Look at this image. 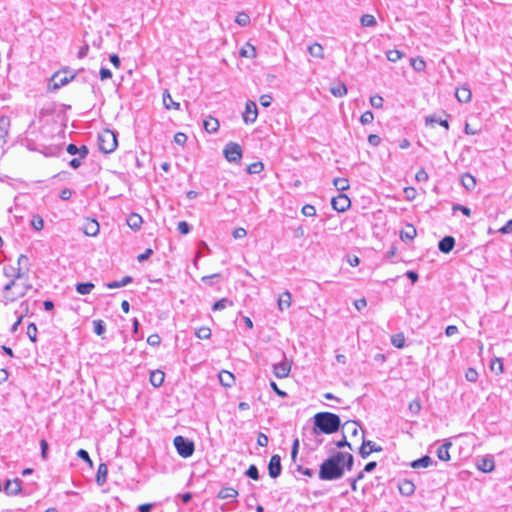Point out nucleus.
<instances>
[{
    "label": "nucleus",
    "instance_id": "f257e3e1",
    "mask_svg": "<svg viewBox=\"0 0 512 512\" xmlns=\"http://www.w3.org/2000/svg\"><path fill=\"white\" fill-rule=\"evenodd\" d=\"M343 452H336L320 465L319 478L325 481L340 479L344 475Z\"/></svg>",
    "mask_w": 512,
    "mask_h": 512
},
{
    "label": "nucleus",
    "instance_id": "f03ea898",
    "mask_svg": "<svg viewBox=\"0 0 512 512\" xmlns=\"http://www.w3.org/2000/svg\"><path fill=\"white\" fill-rule=\"evenodd\" d=\"M341 426L340 417L331 412H319L314 415V430L318 429L324 434H332Z\"/></svg>",
    "mask_w": 512,
    "mask_h": 512
},
{
    "label": "nucleus",
    "instance_id": "7ed1b4c3",
    "mask_svg": "<svg viewBox=\"0 0 512 512\" xmlns=\"http://www.w3.org/2000/svg\"><path fill=\"white\" fill-rule=\"evenodd\" d=\"M118 142L115 132L109 129L103 130L98 135L99 150L103 153H112L117 148Z\"/></svg>",
    "mask_w": 512,
    "mask_h": 512
},
{
    "label": "nucleus",
    "instance_id": "20e7f679",
    "mask_svg": "<svg viewBox=\"0 0 512 512\" xmlns=\"http://www.w3.org/2000/svg\"><path fill=\"white\" fill-rule=\"evenodd\" d=\"M13 287H18V283L14 280H9L3 287V298L6 302H15L17 299L25 296L31 286H24L19 291H13Z\"/></svg>",
    "mask_w": 512,
    "mask_h": 512
},
{
    "label": "nucleus",
    "instance_id": "39448f33",
    "mask_svg": "<svg viewBox=\"0 0 512 512\" xmlns=\"http://www.w3.org/2000/svg\"><path fill=\"white\" fill-rule=\"evenodd\" d=\"M173 442L178 454L181 457L188 458L193 455L195 450L193 441L183 436H176Z\"/></svg>",
    "mask_w": 512,
    "mask_h": 512
},
{
    "label": "nucleus",
    "instance_id": "423d86ee",
    "mask_svg": "<svg viewBox=\"0 0 512 512\" xmlns=\"http://www.w3.org/2000/svg\"><path fill=\"white\" fill-rule=\"evenodd\" d=\"M224 156L228 162L239 163L242 159V148L238 143L229 142L223 150Z\"/></svg>",
    "mask_w": 512,
    "mask_h": 512
},
{
    "label": "nucleus",
    "instance_id": "0eeeda50",
    "mask_svg": "<svg viewBox=\"0 0 512 512\" xmlns=\"http://www.w3.org/2000/svg\"><path fill=\"white\" fill-rule=\"evenodd\" d=\"M73 78L74 75L68 77L65 72H56L50 79L49 90H57L68 84Z\"/></svg>",
    "mask_w": 512,
    "mask_h": 512
},
{
    "label": "nucleus",
    "instance_id": "6e6552de",
    "mask_svg": "<svg viewBox=\"0 0 512 512\" xmlns=\"http://www.w3.org/2000/svg\"><path fill=\"white\" fill-rule=\"evenodd\" d=\"M258 116L257 105L254 101L248 100L245 105L243 113V120L246 124H252L256 121Z\"/></svg>",
    "mask_w": 512,
    "mask_h": 512
},
{
    "label": "nucleus",
    "instance_id": "1a4fd4ad",
    "mask_svg": "<svg viewBox=\"0 0 512 512\" xmlns=\"http://www.w3.org/2000/svg\"><path fill=\"white\" fill-rule=\"evenodd\" d=\"M331 205L334 210L345 212L350 207L351 201L347 195L340 193L338 196L332 198Z\"/></svg>",
    "mask_w": 512,
    "mask_h": 512
},
{
    "label": "nucleus",
    "instance_id": "9d476101",
    "mask_svg": "<svg viewBox=\"0 0 512 512\" xmlns=\"http://www.w3.org/2000/svg\"><path fill=\"white\" fill-rule=\"evenodd\" d=\"M382 447L377 445L371 440H363L361 447L359 448V454L362 458H367L372 452H381Z\"/></svg>",
    "mask_w": 512,
    "mask_h": 512
},
{
    "label": "nucleus",
    "instance_id": "9b49d317",
    "mask_svg": "<svg viewBox=\"0 0 512 512\" xmlns=\"http://www.w3.org/2000/svg\"><path fill=\"white\" fill-rule=\"evenodd\" d=\"M290 371L291 364L286 359L273 365V373L277 378L281 379L288 377Z\"/></svg>",
    "mask_w": 512,
    "mask_h": 512
},
{
    "label": "nucleus",
    "instance_id": "f8f14e48",
    "mask_svg": "<svg viewBox=\"0 0 512 512\" xmlns=\"http://www.w3.org/2000/svg\"><path fill=\"white\" fill-rule=\"evenodd\" d=\"M281 471H282L281 458L279 455L275 454L270 458V461L268 464L269 476L271 478H277L278 476H280Z\"/></svg>",
    "mask_w": 512,
    "mask_h": 512
},
{
    "label": "nucleus",
    "instance_id": "ddd939ff",
    "mask_svg": "<svg viewBox=\"0 0 512 512\" xmlns=\"http://www.w3.org/2000/svg\"><path fill=\"white\" fill-rule=\"evenodd\" d=\"M99 223L95 219L87 218L83 225V232L85 235L95 237L99 233Z\"/></svg>",
    "mask_w": 512,
    "mask_h": 512
},
{
    "label": "nucleus",
    "instance_id": "4468645a",
    "mask_svg": "<svg viewBox=\"0 0 512 512\" xmlns=\"http://www.w3.org/2000/svg\"><path fill=\"white\" fill-rule=\"evenodd\" d=\"M4 492L9 496H15L21 492V481L19 479L8 480L4 485Z\"/></svg>",
    "mask_w": 512,
    "mask_h": 512
},
{
    "label": "nucleus",
    "instance_id": "2eb2a0df",
    "mask_svg": "<svg viewBox=\"0 0 512 512\" xmlns=\"http://www.w3.org/2000/svg\"><path fill=\"white\" fill-rule=\"evenodd\" d=\"M3 274L5 277L9 278V280H14L15 282L21 279L24 275V273L21 271V267L15 268L11 265L4 266Z\"/></svg>",
    "mask_w": 512,
    "mask_h": 512
},
{
    "label": "nucleus",
    "instance_id": "dca6fc26",
    "mask_svg": "<svg viewBox=\"0 0 512 512\" xmlns=\"http://www.w3.org/2000/svg\"><path fill=\"white\" fill-rule=\"evenodd\" d=\"M10 128V119L8 116L0 117V145L6 143V137Z\"/></svg>",
    "mask_w": 512,
    "mask_h": 512
},
{
    "label": "nucleus",
    "instance_id": "f3484780",
    "mask_svg": "<svg viewBox=\"0 0 512 512\" xmlns=\"http://www.w3.org/2000/svg\"><path fill=\"white\" fill-rule=\"evenodd\" d=\"M455 246V239L452 236H445L438 243V248L442 253H449Z\"/></svg>",
    "mask_w": 512,
    "mask_h": 512
},
{
    "label": "nucleus",
    "instance_id": "a211bd4d",
    "mask_svg": "<svg viewBox=\"0 0 512 512\" xmlns=\"http://www.w3.org/2000/svg\"><path fill=\"white\" fill-rule=\"evenodd\" d=\"M398 489L400 494L404 496H410L415 491V485L412 481L404 479L399 483Z\"/></svg>",
    "mask_w": 512,
    "mask_h": 512
},
{
    "label": "nucleus",
    "instance_id": "6ab92c4d",
    "mask_svg": "<svg viewBox=\"0 0 512 512\" xmlns=\"http://www.w3.org/2000/svg\"><path fill=\"white\" fill-rule=\"evenodd\" d=\"M218 378H219V382L224 387H231L235 382L234 375L227 370L220 371Z\"/></svg>",
    "mask_w": 512,
    "mask_h": 512
},
{
    "label": "nucleus",
    "instance_id": "aec40b11",
    "mask_svg": "<svg viewBox=\"0 0 512 512\" xmlns=\"http://www.w3.org/2000/svg\"><path fill=\"white\" fill-rule=\"evenodd\" d=\"M416 235V228L411 224H407L405 228L400 232V238L402 241H412Z\"/></svg>",
    "mask_w": 512,
    "mask_h": 512
},
{
    "label": "nucleus",
    "instance_id": "412c9836",
    "mask_svg": "<svg viewBox=\"0 0 512 512\" xmlns=\"http://www.w3.org/2000/svg\"><path fill=\"white\" fill-rule=\"evenodd\" d=\"M127 225L133 229V230H138L140 229L142 223H143V220H142V217L139 215V214H136V213H131L128 217H127Z\"/></svg>",
    "mask_w": 512,
    "mask_h": 512
},
{
    "label": "nucleus",
    "instance_id": "4be33fe9",
    "mask_svg": "<svg viewBox=\"0 0 512 512\" xmlns=\"http://www.w3.org/2000/svg\"><path fill=\"white\" fill-rule=\"evenodd\" d=\"M291 293L289 291L283 292L278 298V308L283 311L291 306Z\"/></svg>",
    "mask_w": 512,
    "mask_h": 512
},
{
    "label": "nucleus",
    "instance_id": "5701e85b",
    "mask_svg": "<svg viewBox=\"0 0 512 512\" xmlns=\"http://www.w3.org/2000/svg\"><path fill=\"white\" fill-rule=\"evenodd\" d=\"M164 378H165V374L163 371L161 370H155V371H152L151 374H150V383L154 386V387H160L163 382H164Z\"/></svg>",
    "mask_w": 512,
    "mask_h": 512
},
{
    "label": "nucleus",
    "instance_id": "b1692460",
    "mask_svg": "<svg viewBox=\"0 0 512 512\" xmlns=\"http://www.w3.org/2000/svg\"><path fill=\"white\" fill-rule=\"evenodd\" d=\"M455 96L458 99V101L462 103H467L471 100V91L466 87L457 88Z\"/></svg>",
    "mask_w": 512,
    "mask_h": 512
},
{
    "label": "nucleus",
    "instance_id": "393cba45",
    "mask_svg": "<svg viewBox=\"0 0 512 512\" xmlns=\"http://www.w3.org/2000/svg\"><path fill=\"white\" fill-rule=\"evenodd\" d=\"M217 496L220 499H235L238 496V491L233 487H224Z\"/></svg>",
    "mask_w": 512,
    "mask_h": 512
},
{
    "label": "nucleus",
    "instance_id": "a878e982",
    "mask_svg": "<svg viewBox=\"0 0 512 512\" xmlns=\"http://www.w3.org/2000/svg\"><path fill=\"white\" fill-rule=\"evenodd\" d=\"M308 52L312 57L323 59L324 58V49L321 44L313 43L308 47Z\"/></svg>",
    "mask_w": 512,
    "mask_h": 512
},
{
    "label": "nucleus",
    "instance_id": "bb28decb",
    "mask_svg": "<svg viewBox=\"0 0 512 512\" xmlns=\"http://www.w3.org/2000/svg\"><path fill=\"white\" fill-rule=\"evenodd\" d=\"M451 447V443L450 442H446L444 444H442L438 449H437V456L440 460L442 461H449L450 460V454H449V448Z\"/></svg>",
    "mask_w": 512,
    "mask_h": 512
},
{
    "label": "nucleus",
    "instance_id": "cd10ccee",
    "mask_svg": "<svg viewBox=\"0 0 512 512\" xmlns=\"http://www.w3.org/2000/svg\"><path fill=\"white\" fill-rule=\"evenodd\" d=\"M462 185L469 191L473 190L476 186V179L469 173H465L461 177Z\"/></svg>",
    "mask_w": 512,
    "mask_h": 512
},
{
    "label": "nucleus",
    "instance_id": "c85d7f7f",
    "mask_svg": "<svg viewBox=\"0 0 512 512\" xmlns=\"http://www.w3.org/2000/svg\"><path fill=\"white\" fill-rule=\"evenodd\" d=\"M432 458L425 455L417 460H414L412 463H411V467L414 468V469H418V468H426L428 466H430L432 464Z\"/></svg>",
    "mask_w": 512,
    "mask_h": 512
},
{
    "label": "nucleus",
    "instance_id": "c756f323",
    "mask_svg": "<svg viewBox=\"0 0 512 512\" xmlns=\"http://www.w3.org/2000/svg\"><path fill=\"white\" fill-rule=\"evenodd\" d=\"M163 104L167 109L178 110L180 108V103L175 102L167 90L163 93Z\"/></svg>",
    "mask_w": 512,
    "mask_h": 512
},
{
    "label": "nucleus",
    "instance_id": "7c9ffc66",
    "mask_svg": "<svg viewBox=\"0 0 512 512\" xmlns=\"http://www.w3.org/2000/svg\"><path fill=\"white\" fill-rule=\"evenodd\" d=\"M108 468L104 463H101L97 470L96 481L99 485H103L106 482Z\"/></svg>",
    "mask_w": 512,
    "mask_h": 512
},
{
    "label": "nucleus",
    "instance_id": "2f4dec72",
    "mask_svg": "<svg viewBox=\"0 0 512 512\" xmlns=\"http://www.w3.org/2000/svg\"><path fill=\"white\" fill-rule=\"evenodd\" d=\"M330 92L335 97H343L347 94V87L344 83L340 82L330 88Z\"/></svg>",
    "mask_w": 512,
    "mask_h": 512
},
{
    "label": "nucleus",
    "instance_id": "473e14b6",
    "mask_svg": "<svg viewBox=\"0 0 512 512\" xmlns=\"http://www.w3.org/2000/svg\"><path fill=\"white\" fill-rule=\"evenodd\" d=\"M204 128L209 133H214L219 129V122L216 118L210 117L204 121Z\"/></svg>",
    "mask_w": 512,
    "mask_h": 512
},
{
    "label": "nucleus",
    "instance_id": "72a5a7b5",
    "mask_svg": "<svg viewBox=\"0 0 512 512\" xmlns=\"http://www.w3.org/2000/svg\"><path fill=\"white\" fill-rule=\"evenodd\" d=\"M240 55L245 58H254L256 56V48L252 44L246 43V45L241 48Z\"/></svg>",
    "mask_w": 512,
    "mask_h": 512
},
{
    "label": "nucleus",
    "instance_id": "f704fd0d",
    "mask_svg": "<svg viewBox=\"0 0 512 512\" xmlns=\"http://www.w3.org/2000/svg\"><path fill=\"white\" fill-rule=\"evenodd\" d=\"M363 27H374L377 24L376 18L371 14H364L360 18Z\"/></svg>",
    "mask_w": 512,
    "mask_h": 512
},
{
    "label": "nucleus",
    "instance_id": "c9c22d12",
    "mask_svg": "<svg viewBox=\"0 0 512 512\" xmlns=\"http://www.w3.org/2000/svg\"><path fill=\"white\" fill-rule=\"evenodd\" d=\"M94 288V284L91 282L78 283L76 285V291L81 295L89 294Z\"/></svg>",
    "mask_w": 512,
    "mask_h": 512
},
{
    "label": "nucleus",
    "instance_id": "e433bc0d",
    "mask_svg": "<svg viewBox=\"0 0 512 512\" xmlns=\"http://www.w3.org/2000/svg\"><path fill=\"white\" fill-rule=\"evenodd\" d=\"M478 468L483 472H491L494 469V461L492 459L483 458L478 464Z\"/></svg>",
    "mask_w": 512,
    "mask_h": 512
},
{
    "label": "nucleus",
    "instance_id": "4c0bfd02",
    "mask_svg": "<svg viewBox=\"0 0 512 512\" xmlns=\"http://www.w3.org/2000/svg\"><path fill=\"white\" fill-rule=\"evenodd\" d=\"M410 64H411L412 68L417 72H422L426 68L425 61L420 57L412 58L410 61Z\"/></svg>",
    "mask_w": 512,
    "mask_h": 512
},
{
    "label": "nucleus",
    "instance_id": "58836bf2",
    "mask_svg": "<svg viewBox=\"0 0 512 512\" xmlns=\"http://www.w3.org/2000/svg\"><path fill=\"white\" fill-rule=\"evenodd\" d=\"M232 305H233L232 301H230L227 298H222L213 304L212 310L219 311V310H223V309L227 308L228 306H232Z\"/></svg>",
    "mask_w": 512,
    "mask_h": 512
},
{
    "label": "nucleus",
    "instance_id": "ea45409f",
    "mask_svg": "<svg viewBox=\"0 0 512 512\" xmlns=\"http://www.w3.org/2000/svg\"><path fill=\"white\" fill-rule=\"evenodd\" d=\"M391 343L396 348H403L405 345V337L403 333L395 334L391 337Z\"/></svg>",
    "mask_w": 512,
    "mask_h": 512
},
{
    "label": "nucleus",
    "instance_id": "a19ab883",
    "mask_svg": "<svg viewBox=\"0 0 512 512\" xmlns=\"http://www.w3.org/2000/svg\"><path fill=\"white\" fill-rule=\"evenodd\" d=\"M333 184L338 191H345L349 189V182L346 178H335Z\"/></svg>",
    "mask_w": 512,
    "mask_h": 512
},
{
    "label": "nucleus",
    "instance_id": "79ce46f5",
    "mask_svg": "<svg viewBox=\"0 0 512 512\" xmlns=\"http://www.w3.org/2000/svg\"><path fill=\"white\" fill-rule=\"evenodd\" d=\"M408 409H409L410 413H412L413 415H418L422 409L420 400L418 398L412 400L409 403Z\"/></svg>",
    "mask_w": 512,
    "mask_h": 512
},
{
    "label": "nucleus",
    "instance_id": "37998d69",
    "mask_svg": "<svg viewBox=\"0 0 512 512\" xmlns=\"http://www.w3.org/2000/svg\"><path fill=\"white\" fill-rule=\"evenodd\" d=\"M235 22L240 26H247L250 23V16L245 12H239L235 18Z\"/></svg>",
    "mask_w": 512,
    "mask_h": 512
},
{
    "label": "nucleus",
    "instance_id": "c03bdc74",
    "mask_svg": "<svg viewBox=\"0 0 512 512\" xmlns=\"http://www.w3.org/2000/svg\"><path fill=\"white\" fill-rule=\"evenodd\" d=\"M31 226L36 230L40 231L44 227V220L40 215H33L31 219Z\"/></svg>",
    "mask_w": 512,
    "mask_h": 512
},
{
    "label": "nucleus",
    "instance_id": "a18cd8bd",
    "mask_svg": "<svg viewBox=\"0 0 512 512\" xmlns=\"http://www.w3.org/2000/svg\"><path fill=\"white\" fill-rule=\"evenodd\" d=\"M386 56L390 62L395 63L403 57V54L401 51L394 49V50H389L386 53Z\"/></svg>",
    "mask_w": 512,
    "mask_h": 512
},
{
    "label": "nucleus",
    "instance_id": "49530a36",
    "mask_svg": "<svg viewBox=\"0 0 512 512\" xmlns=\"http://www.w3.org/2000/svg\"><path fill=\"white\" fill-rule=\"evenodd\" d=\"M343 456L342 465L344 466V469L346 468L348 471H351L354 464L353 455L350 453H343Z\"/></svg>",
    "mask_w": 512,
    "mask_h": 512
},
{
    "label": "nucleus",
    "instance_id": "de8ad7c7",
    "mask_svg": "<svg viewBox=\"0 0 512 512\" xmlns=\"http://www.w3.org/2000/svg\"><path fill=\"white\" fill-rule=\"evenodd\" d=\"M264 169V165L262 162H255L247 167V172L249 174H259Z\"/></svg>",
    "mask_w": 512,
    "mask_h": 512
},
{
    "label": "nucleus",
    "instance_id": "09e8293b",
    "mask_svg": "<svg viewBox=\"0 0 512 512\" xmlns=\"http://www.w3.org/2000/svg\"><path fill=\"white\" fill-rule=\"evenodd\" d=\"M93 326L94 332L99 336L103 335L106 331V326L103 320H94Z\"/></svg>",
    "mask_w": 512,
    "mask_h": 512
},
{
    "label": "nucleus",
    "instance_id": "8fccbe9b",
    "mask_svg": "<svg viewBox=\"0 0 512 512\" xmlns=\"http://www.w3.org/2000/svg\"><path fill=\"white\" fill-rule=\"evenodd\" d=\"M195 335L199 339H209L211 337V330L208 327H200L196 330Z\"/></svg>",
    "mask_w": 512,
    "mask_h": 512
},
{
    "label": "nucleus",
    "instance_id": "3c124183",
    "mask_svg": "<svg viewBox=\"0 0 512 512\" xmlns=\"http://www.w3.org/2000/svg\"><path fill=\"white\" fill-rule=\"evenodd\" d=\"M245 474L253 480H258L260 478L258 468L253 464L248 467Z\"/></svg>",
    "mask_w": 512,
    "mask_h": 512
},
{
    "label": "nucleus",
    "instance_id": "603ef678",
    "mask_svg": "<svg viewBox=\"0 0 512 512\" xmlns=\"http://www.w3.org/2000/svg\"><path fill=\"white\" fill-rule=\"evenodd\" d=\"M383 98L380 95H373L370 97V104L372 107L379 109L383 107Z\"/></svg>",
    "mask_w": 512,
    "mask_h": 512
},
{
    "label": "nucleus",
    "instance_id": "864d4df0",
    "mask_svg": "<svg viewBox=\"0 0 512 512\" xmlns=\"http://www.w3.org/2000/svg\"><path fill=\"white\" fill-rule=\"evenodd\" d=\"M27 336L32 342H36L37 326L34 323H30L27 327Z\"/></svg>",
    "mask_w": 512,
    "mask_h": 512
},
{
    "label": "nucleus",
    "instance_id": "5fc2aeb1",
    "mask_svg": "<svg viewBox=\"0 0 512 512\" xmlns=\"http://www.w3.org/2000/svg\"><path fill=\"white\" fill-rule=\"evenodd\" d=\"M374 120V115L371 111H365L361 117H360V122L363 124V125H367V124H370L372 123Z\"/></svg>",
    "mask_w": 512,
    "mask_h": 512
},
{
    "label": "nucleus",
    "instance_id": "6e6d98bb",
    "mask_svg": "<svg viewBox=\"0 0 512 512\" xmlns=\"http://www.w3.org/2000/svg\"><path fill=\"white\" fill-rule=\"evenodd\" d=\"M465 378L469 382H476L478 379V372L474 368H468L465 373Z\"/></svg>",
    "mask_w": 512,
    "mask_h": 512
},
{
    "label": "nucleus",
    "instance_id": "4d7b16f0",
    "mask_svg": "<svg viewBox=\"0 0 512 512\" xmlns=\"http://www.w3.org/2000/svg\"><path fill=\"white\" fill-rule=\"evenodd\" d=\"M302 214L307 217H313L316 215V209L313 205L306 204L302 207Z\"/></svg>",
    "mask_w": 512,
    "mask_h": 512
},
{
    "label": "nucleus",
    "instance_id": "13d9d810",
    "mask_svg": "<svg viewBox=\"0 0 512 512\" xmlns=\"http://www.w3.org/2000/svg\"><path fill=\"white\" fill-rule=\"evenodd\" d=\"M415 178L418 182H426L428 181L429 176L425 169L421 168L417 171Z\"/></svg>",
    "mask_w": 512,
    "mask_h": 512
},
{
    "label": "nucleus",
    "instance_id": "bf43d9fd",
    "mask_svg": "<svg viewBox=\"0 0 512 512\" xmlns=\"http://www.w3.org/2000/svg\"><path fill=\"white\" fill-rule=\"evenodd\" d=\"M147 343L150 346H159L161 343V338L158 334H151L147 338Z\"/></svg>",
    "mask_w": 512,
    "mask_h": 512
},
{
    "label": "nucleus",
    "instance_id": "052dcab7",
    "mask_svg": "<svg viewBox=\"0 0 512 512\" xmlns=\"http://www.w3.org/2000/svg\"><path fill=\"white\" fill-rule=\"evenodd\" d=\"M177 229L181 234L185 235L190 232V225L186 221H181L178 223Z\"/></svg>",
    "mask_w": 512,
    "mask_h": 512
},
{
    "label": "nucleus",
    "instance_id": "680f3d73",
    "mask_svg": "<svg viewBox=\"0 0 512 512\" xmlns=\"http://www.w3.org/2000/svg\"><path fill=\"white\" fill-rule=\"evenodd\" d=\"M298 450H299V440L295 439L293 441V445H292V449H291V459L293 462H296Z\"/></svg>",
    "mask_w": 512,
    "mask_h": 512
},
{
    "label": "nucleus",
    "instance_id": "e2e57ef3",
    "mask_svg": "<svg viewBox=\"0 0 512 512\" xmlns=\"http://www.w3.org/2000/svg\"><path fill=\"white\" fill-rule=\"evenodd\" d=\"M174 141L178 145H184L187 141V136L182 132H178L174 136Z\"/></svg>",
    "mask_w": 512,
    "mask_h": 512
},
{
    "label": "nucleus",
    "instance_id": "0e129e2a",
    "mask_svg": "<svg viewBox=\"0 0 512 512\" xmlns=\"http://www.w3.org/2000/svg\"><path fill=\"white\" fill-rule=\"evenodd\" d=\"M77 456H78L80 459H82V460L86 461L87 463L92 464V461H91V458H90V456H89V453H88L86 450H84V449H79V450L77 451Z\"/></svg>",
    "mask_w": 512,
    "mask_h": 512
},
{
    "label": "nucleus",
    "instance_id": "69168bd1",
    "mask_svg": "<svg viewBox=\"0 0 512 512\" xmlns=\"http://www.w3.org/2000/svg\"><path fill=\"white\" fill-rule=\"evenodd\" d=\"M247 235V232L244 228L242 227H239V228H236L234 229L233 231V237L235 239H241V238H244L245 236Z\"/></svg>",
    "mask_w": 512,
    "mask_h": 512
},
{
    "label": "nucleus",
    "instance_id": "338daca9",
    "mask_svg": "<svg viewBox=\"0 0 512 512\" xmlns=\"http://www.w3.org/2000/svg\"><path fill=\"white\" fill-rule=\"evenodd\" d=\"M100 79L101 80H107V79H110L112 77V72L110 71V69L108 68H105V67H102L100 69Z\"/></svg>",
    "mask_w": 512,
    "mask_h": 512
},
{
    "label": "nucleus",
    "instance_id": "774afa93",
    "mask_svg": "<svg viewBox=\"0 0 512 512\" xmlns=\"http://www.w3.org/2000/svg\"><path fill=\"white\" fill-rule=\"evenodd\" d=\"M499 232H501L502 234H511L512 233V219L509 220L502 228H500Z\"/></svg>",
    "mask_w": 512,
    "mask_h": 512
}]
</instances>
